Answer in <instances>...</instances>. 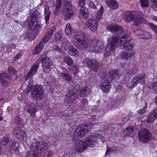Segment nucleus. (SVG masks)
I'll return each instance as SVG.
<instances>
[{
    "label": "nucleus",
    "instance_id": "6",
    "mask_svg": "<svg viewBox=\"0 0 157 157\" xmlns=\"http://www.w3.org/2000/svg\"><path fill=\"white\" fill-rule=\"evenodd\" d=\"M40 16V13L37 10L33 13L30 18L31 21L29 22V25L30 29L36 30L41 28V25L36 21L41 17Z\"/></svg>",
    "mask_w": 157,
    "mask_h": 157
},
{
    "label": "nucleus",
    "instance_id": "60",
    "mask_svg": "<svg viewBox=\"0 0 157 157\" xmlns=\"http://www.w3.org/2000/svg\"><path fill=\"white\" fill-rule=\"evenodd\" d=\"M15 122L17 124H20L21 122V120L18 117H17L15 119Z\"/></svg>",
    "mask_w": 157,
    "mask_h": 157
},
{
    "label": "nucleus",
    "instance_id": "55",
    "mask_svg": "<svg viewBox=\"0 0 157 157\" xmlns=\"http://www.w3.org/2000/svg\"><path fill=\"white\" fill-rule=\"evenodd\" d=\"M11 48L9 45L8 44L7 45L4 49L5 52L8 54H9L10 52H11L12 49Z\"/></svg>",
    "mask_w": 157,
    "mask_h": 157
},
{
    "label": "nucleus",
    "instance_id": "43",
    "mask_svg": "<svg viewBox=\"0 0 157 157\" xmlns=\"http://www.w3.org/2000/svg\"><path fill=\"white\" fill-rule=\"evenodd\" d=\"M137 71L138 70L136 68L133 67L132 68L127 70L126 71V72L129 75H134L137 73Z\"/></svg>",
    "mask_w": 157,
    "mask_h": 157
},
{
    "label": "nucleus",
    "instance_id": "28",
    "mask_svg": "<svg viewBox=\"0 0 157 157\" xmlns=\"http://www.w3.org/2000/svg\"><path fill=\"white\" fill-rule=\"evenodd\" d=\"M65 32L69 36H71L72 35L74 32V30L71 28L70 24L68 23L66 25L65 29Z\"/></svg>",
    "mask_w": 157,
    "mask_h": 157
},
{
    "label": "nucleus",
    "instance_id": "52",
    "mask_svg": "<svg viewBox=\"0 0 157 157\" xmlns=\"http://www.w3.org/2000/svg\"><path fill=\"white\" fill-rule=\"evenodd\" d=\"M62 0H56L55 4L56 8L57 9H60L62 6Z\"/></svg>",
    "mask_w": 157,
    "mask_h": 157
},
{
    "label": "nucleus",
    "instance_id": "57",
    "mask_svg": "<svg viewBox=\"0 0 157 157\" xmlns=\"http://www.w3.org/2000/svg\"><path fill=\"white\" fill-rule=\"evenodd\" d=\"M88 101L86 98H83L82 101V105L83 106H86L88 105Z\"/></svg>",
    "mask_w": 157,
    "mask_h": 157
},
{
    "label": "nucleus",
    "instance_id": "2",
    "mask_svg": "<svg viewBox=\"0 0 157 157\" xmlns=\"http://www.w3.org/2000/svg\"><path fill=\"white\" fill-rule=\"evenodd\" d=\"M101 135L100 134H94L86 138L83 142L82 140H79L78 136L74 135L73 137V142L75 144V150L79 152H81L85 150L87 146H92L98 140H101Z\"/></svg>",
    "mask_w": 157,
    "mask_h": 157
},
{
    "label": "nucleus",
    "instance_id": "49",
    "mask_svg": "<svg viewBox=\"0 0 157 157\" xmlns=\"http://www.w3.org/2000/svg\"><path fill=\"white\" fill-rule=\"evenodd\" d=\"M87 3L91 8L93 9L96 8L95 1H92L91 0H88L87 1Z\"/></svg>",
    "mask_w": 157,
    "mask_h": 157
},
{
    "label": "nucleus",
    "instance_id": "62",
    "mask_svg": "<svg viewBox=\"0 0 157 157\" xmlns=\"http://www.w3.org/2000/svg\"><path fill=\"white\" fill-rule=\"evenodd\" d=\"M59 9H57L56 8L54 12V14L55 16H56L58 15Z\"/></svg>",
    "mask_w": 157,
    "mask_h": 157
},
{
    "label": "nucleus",
    "instance_id": "18",
    "mask_svg": "<svg viewBox=\"0 0 157 157\" xmlns=\"http://www.w3.org/2000/svg\"><path fill=\"white\" fill-rule=\"evenodd\" d=\"M136 13L130 11H126L124 12V19L126 21L131 22L136 17Z\"/></svg>",
    "mask_w": 157,
    "mask_h": 157
},
{
    "label": "nucleus",
    "instance_id": "30",
    "mask_svg": "<svg viewBox=\"0 0 157 157\" xmlns=\"http://www.w3.org/2000/svg\"><path fill=\"white\" fill-rule=\"evenodd\" d=\"M30 107L27 109L28 112L31 115H34L36 111V106L32 103L30 104Z\"/></svg>",
    "mask_w": 157,
    "mask_h": 157
},
{
    "label": "nucleus",
    "instance_id": "27",
    "mask_svg": "<svg viewBox=\"0 0 157 157\" xmlns=\"http://www.w3.org/2000/svg\"><path fill=\"white\" fill-rule=\"evenodd\" d=\"M33 29H31L30 32H29L28 34L27 33H24L21 35L20 36V39L21 40H23L26 39L27 37H32L33 39L34 38V35L33 33H31L32 30Z\"/></svg>",
    "mask_w": 157,
    "mask_h": 157
},
{
    "label": "nucleus",
    "instance_id": "5",
    "mask_svg": "<svg viewBox=\"0 0 157 157\" xmlns=\"http://www.w3.org/2000/svg\"><path fill=\"white\" fill-rule=\"evenodd\" d=\"M75 10L74 6L70 1H67L60 10V13L64 17V19L67 20L75 14Z\"/></svg>",
    "mask_w": 157,
    "mask_h": 157
},
{
    "label": "nucleus",
    "instance_id": "38",
    "mask_svg": "<svg viewBox=\"0 0 157 157\" xmlns=\"http://www.w3.org/2000/svg\"><path fill=\"white\" fill-rule=\"evenodd\" d=\"M109 75L110 78L112 79L117 77L118 76V71L116 69L110 70L109 72Z\"/></svg>",
    "mask_w": 157,
    "mask_h": 157
},
{
    "label": "nucleus",
    "instance_id": "14",
    "mask_svg": "<svg viewBox=\"0 0 157 157\" xmlns=\"http://www.w3.org/2000/svg\"><path fill=\"white\" fill-rule=\"evenodd\" d=\"M90 126H88L87 124L84 125L82 128L78 126L76 130L77 132V134L80 137H82L85 135V134L90 128Z\"/></svg>",
    "mask_w": 157,
    "mask_h": 157
},
{
    "label": "nucleus",
    "instance_id": "51",
    "mask_svg": "<svg viewBox=\"0 0 157 157\" xmlns=\"http://www.w3.org/2000/svg\"><path fill=\"white\" fill-rule=\"evenodd\" d=\"M151 7L155 10H157V0H151Z\"/></svg>",
    "mask_w": 157,
    "mask_h": 157
},
{
    "label": "nucleus",
    "instance_id": "40",
    "mask_svg": "<svg viewBox=\"0 0 157 157\" xmlns=\"http://www.w3.org/2000/svg\"><path fill=\"white\" fill-rule=\"evenodd\" d=\"M147 75L144 74L143 75H139L137 77L138 78V80L139 82L141 84H144L145 81L147 77Z\"/></svg>",
    "mask_w": 157,
    "mask_h": 157
},
{
    "label": "nucleus",
    "instance_id": "8",
    "mask_svg": "<svg viewBox=\"0 0 157 157\" xmlns=\"http://www.w3.org/2000/svg\"><path fill=\"white\" fill-rule=\"evenodd\" d=\"M151 133L146 128H142L139 131V139L141 142L147 143L151 139Z\"/></svg>",
    "mask_w": 157,
    "mask_h": 157
},
{
    "label": "nucleus",
    "instance_id": "11",
    "mask_svg": "<svg viewBox=\"0 0 157 157\" xmlns=\"http://www.w3.org/2000/svg\"><path fill=\"white\" fill-rule=\"evenodd\" d=\"M87 65L90 71L98 72L99 70L100 63L95 59H90L87 61Z\"/></svg>",
    "mask_w": 157,
    "mask_h": 157
},
{
    "label": "nucleus",
    "instance_id": "12",
    "mask_svg": "<svg viewBox=\"0 0 157 157\" xmlns=\"http://www.w3.org/2000/svg\"><path fill=\"white\" fill-rule=\"evenodd\" d=\"M13 134L18 139L25 141L27 139L26 134L25 131L19 126L16 127L13 129Z\"/></svg>",
    "mask_w": 157,
    "mask_h": 157
},
{
    "label": "nucleus",
    "instance_id": "15",
    "mask_svg": "<svg viewBox=\"0 0 157 157\" xmlns=\"http://www.w3.org/2000/svg\"><path fill=\"white\" fill-rule=\"evenodd\" d=\"M98 22V21L92 19H89L86 22V25L87 27H90V29L93 32L95 31L97 29Z\"/></svg>",
    "mask_w": 157,
    "mask_h": 157
},
{
    "label": "nucleus",
    "instance_id": "37",
    "mask_svg": "<svg viewBox=\"0 0 157 157\" xmlns=\"http://www.w3.org/2000/svg\"><path fill=\"white\" fill-rule=\"evenodd\" d=\"M97 42V40L95 39H93L89 41L88 48H91L92 49L94 50L96 46V44Z\"/></svg>",
    "mask_w": 157,
    "mask_h": 157
},
{
    "label": "nucleus",
    "instance_id": "22",
    "mask_svg": "<svg viewBox=\"0 0 157 157\" xmlns=\"http://www.w3.org/2000/svg\"><path fill=\"white\" fill-rule=\"evenodd\" d=\"M135 53L134 52H123L121 54V57L122 59H129L131 57L134 55Z\"/></svg>",
    "mask_w": 157,
    "mask_h": 157
},
{
    "label": "nucleus",
    "instance_id": "1",
    "mask_svg": "<svg viewBox=\"0 0 157 157\" xmlns=\"http://www.w3.org/2000/svg\"><path fill=\"white\" fill-rule=\"evenodd\" d=\"M107 29L113 33L110 43L107 44L105 48L109 54L111 51H114L117 47L120 46V44L127 43L129 36L127 33L128 30H124L122 27L119 25H109L107 27Z\"/></svg>",
    "mask_w": 157,
    "mask_h": 157
},
{
    "label": "nucleus",
    "instance_id": "41",
    "mask_svg": "<svg viewBox=\"0 0 157 157\" xmlns=\"http://www.w3.org/2000/svg\"><path fill=\"white\" fill-rule=\"evenodd\" d=\"M9 141V138L7 136H5L0 140V144L3 146L6 145Z\"/></svg>",
    "mask_w": 157,
    "mask_h": 157
},
{
    "label": "nucleus",
    "instance_id": "7",
    "mask_svg": "<svg viewBox=\"0 0 157 157\" xmlns=\"http://www.w3.org/2000/svg\"><path fill=\"white\" fill-rule=\"evenodd\" d=\"M43 86L38 85H33L32 87L33 97L37 100L42 99L44 96Z\"/></svg>",
    "mask_w": 157,
    "mask_h": 157
},
{
    "label": "nucleus",
    "instance_id": "44",
    "mask_svg": "<svg viewBox=\"0 0 157 157\" xmlns=\"http://www.w3.org/2000/svg\"><path fill=\"white\" fill-rule=\"evenodd\" d=\"M8 72L10 74L12 75H16L17 74V71L14 67L12 66H9L7 69Z\"/></svg>",
    "mask_w": 157,
    "mask_h": 157
},
{
    "label": "nucleus",
    "instance_id": "23",
    "mask_svg": "<svg viewBox=\"0 0 157 157\" xmlns=\"http://www.w3.org/2000/svg\"><path fill=\"white\" fill-rule=\"evenodd\" d=\"M106 4L110 8L113 9H116L118 6L117 2L115 0H110L109 1H107Z\"/></svg>",
    "mask_w": 157,
    "mask_h": 157
},
{
    "label": "nucleus",
    "instance_id": "39",
    "mask_svg": "<svg viewBox=\"0 0 157 157\" xmlns=\"http://www.w3.org/2000/svg\"><path fill=\"white\" fill-rule=\"evenodd\" d=\"M63 61L65 63L70 66H71L72 63H73L72 59L67 56H66L63 58Z\"/></svg>",
    "mask_w": 157,
    "mask_h": 157
},
{
    "label": "nucleus",
    "instance_id": "63",
    "mask_svg": "<svg viewBox=\"0 0 157 157\" xmlns=\"http://www.w3.org/2000/svg\"><path fill=\"white\" fill-rule=\"evenodd\" d=\"M21 56L20 54H17L15 57L14 59V60L15 61H16L17 59H18Z\"/></svg>",
    "mask_w": 157,
    "mask_h": 157
},
{
    "label": "nucleus",
    "instance_id": "10",
    "mask_svg": "<svg viewBox=\"0 0 157 157\" xmlns=\"http://www.w3.org/2000/svg\"><path fill=\"white\" fill-rule=\"evenodd\" d=\"M41 59L43 71L46 73H48L50 71L51 66L52 64L51 61L49 58L47 57L46 54L41 56Z\"/></svg>",
    "mask_w": 157,
    "mask_h": 157
},
{
    "label": "nucleus",
    "instance_id": "47",
    "mask_svg": "<svg viewBox=\"0 0 157 157\" xmlns=\"http://www.w3.org/2000/svg\"><path fill=\"white\" fill-rule=\"evenodd\" d=\"M87 12L88 10L86 8L82 7H81L80 12L85 17H88Z\"/></svg>",
    "mask_w": 157,
    "mask_h": 157
},
{
    "label": "nucleus",
    "instance_id": "17",
    "mask_svg": "<svg viewBox=\"0 0 157 157\" xmlns=\"http://www.w3.org/2000/svg\"><path fill=\"white\" fill-rule=\"evenodd\" d=\"M55 29V27L53 26L48 29L43 38L44 43L47 42L51 38Z\"/></svg>",
    "mask_w": 157,
    "mask_h": 157
},
{
    "label": "nucleus",
    "instance_id": "64",
    "mask_svg": "<svg viewBox=\"0 0 157 157\" xmlns=\"http://www.w3.org/2000/svg\"><path fill=\"white\" fill-rule=\"evenodd\" d=\"M52 154L53 151H49L47 154V157H51L52 155Z\"/></svg>",
    "mask_w": 157,
    "mask_h": 157
},
{
    "label": "nucleus",
    "instance_id": "34",
    "mask_svg": "<svg viewBox=\"0 0 157 157\" xmlns=\"http://www.w3.org/2000/svg\"><path fill=\"white\" fill-rule=\"evenodd\" d=\"M127 40L128 42H127V43L124 44L125 45L122 46V48L125 49L127 51H130L132 49L134 45L132 44H129L130 42V40L128 39V37ZM122 45H123V44Z\"/></svg>",
    "mask_w": 157,
    "mask_h": 157
},
{
    "label": "nucleus",
    "instance_id": "54",
    "mask_svg": "<svg viewBox=\"0 0 157 157\" xmlns=\"http://www.w3.org/2000/svg\"><path fill=\"white\" fill-rule=\"evenodd\" d=\"M19 146V144L18 143L16 142L13 143L11 145V148L13 150H16Z\"/></svg>",
    "mask_w": 157,
    "mask_h": 157
},
{
    "label": "nucleus",
    "instance_id": "45",
    "mask_svg": "<svg viewBox=\"0 0 157 157\" xmlns=\"http://www.w3.org/2000/svg\"><path fill=\"white\" fill-rule=\"evenodd\" d=\"M140 2L142 7H147L149 5V0H140Z\"/></svg>",
    "mask_w": 157,
    "mask_h": 157
},
{
    "label": "nucleus",
    "instance_id": "24",
    "mask_svg": "<svg viewBox=\"0 0 157 157\" xmlns=\"http://www.w3.org/2000/svg\"><path fill=\"white\" fill-rule=\"evenodd\" d=\"M58 40L59 41H61L62 44L61 47L62 48H63V50H65L66 49V47L69 44V42L67 39L65 37L59 36Z\"/></svg>",
    "mask_w": 157,
    "mask_h": 157
},
{
    "label": "nucleus",
    "instance_id": "61",
    "mask_svg": "<svg viewBox=\"0 0 157 157\" xmlns=\"http://www.w3.org/2000/svg\"><path fill=\"white\" fill-rule=\"evenodd\" d=\"M119 93L120 94H124L125 93V89L124 88H122L118 90Z\"/></svg>",
    "mask_w": 157,
    "mask_h": 157
},
{
    "label": "nucleus",
    "instance_id": "36",
    "mask_svg": "<svg viewBox=\"0 0 157 157\" xmlns=\"http://www.w3.org/2000/svg\"><path fill=\"white\" fill-rule=\"evenodd\" d=\"M90 88L86 87L83 88L80 91V95L81 97H85L87 95H88L90 94Z\"/></svg>",
    "mask_w": 157,
    "mask_h": 157
},
{
    "label": "nucleus",
    "instance_id": "3",
    "mask_svg": "<svg viewBox=\"0 0 157 157\" xmlns=\"http://www.w3.org/2000/svg\"><path fill=\"white\" fill-rule=\"evenodd\" d=\"M48 144L45 143L33 141L30 146L27 157H43L47 152Z\"/></svg>",
    "mask_w": 157,
    "mask_h": 157
},
{
    "label": "nucleus",
    "instance_id": "21",
    "mask_svg": "<svg viewBox=\"0 0 157 157\" xmlns=\"http://www.w3.org/2000/svg\"><path fill=\"white\" fill-rule=\"evenodd\" d=\"M51 14V13L49 10V7L48 6H44V16L46 24L49 23Z\"/></svg>",
    "mask_w": 157,
    "mask_h": 157
},
{
    "label": "nucleus",
    "instance_id": "13",
    "mask_svg": "<svg viewBox=\"0 0 157 157\" xmlns=\"http://www.w3.org/2000/svg\"><path fill=\"white\" fill-rule=\"evenodd\" d=\"M4 79H9L10 81L12 80V77L8 75L6 73H1L0 74V83L3 86H7L9 85L10 82L6 81Z\"/></svg>",
    "mask_w": 157,
    "mask_h": 157
},
{
    "label": "nucleus",
    "instance_id": "53",
    "mask_svg": "<svg viewBox=\"0 0 157 157\" xmlns=\"http://www.w3.org/2000/svg\"><path fill=\"white\" fill-rule=\"evenodd\" d=\"M98 75L101 78H103V79L107 78H106V73L105 70L100 71L98 73Z\"/></svg>",
    "mask_w": 157,
    "mask_h": 157
},
{
    "label": "nucleus",
    "instance_id": "59",
    "mask_svg": "<svg viewBox=\"0 0 157 157\" xmlns=\"http://www.w3.org/2000/svg\"><path fill=\"white\" fill-rule=\"evenodd\" d=\"M113 151L112 148L110 149L109 148L107 147L106 149V152L105 153V155H108L110 154L111 152Z\"/></svg>",
    "mask_w": 157,
    "mask_h": 157
},
{
    "label": "nucleus",
    "instance_id": "19",
    "mask_svg": "<svg viewBox=\"0 0 157 157\" xmlns=\"http://www.w3.org/2000/svg\"><path fill=\"white\" fill-rule=\"evenodd\" d=\"M100 87L104 92H108L111 87L109 81L107 78L103 79L102 80V84Z\"/></svg>",
    "mask_w": 157,
    "mask_h": 157
},
{
    "label": "nucleus",
    "instance_id": "58",
    "mask_svg": "<svg viewBox=\"0 0 157 157\" xmlns=\"http://www.w3.org/2000/svg\"><path fill=\"white\" fill-rule=\"evenodd\" d=\"M86 3L85 0H79V5L81 7L84 6Z\"/></svg>",
    "mask_w": 157,
    "mask_h": 157
},
{
    "label": "nucleus",
    "instance_id": "25",
    "mask_svg": "<svg viewBox=\"0 0 157 157\" xmlns=\"http://www.w3.org/2000/svg\"><path fill=\"white\" fill-rule=\"evenodd\" d=\"M60 77L63 80L68 81L71 80L72 78V76L71 74L65 72L61 73Z\"/></svg>",
    "mask_w": 157,
    "mask_h": 157
},
{
    "label": "nucleus",
    "instance_id": "20",
    "mask_svg": "<svg viewBox=\"0 0 157 157\" xmlns=\"http://www.w3.org/2000/svg\"><path fill=\"white\" fill-rule=\"evenodd\" d=\"M156 117H157V108H155L149 114L147 122L148 123L152 122Z\"/></svg>",
    "mask_w": 157,
    "mask_h": 157
},
{
    "label": "nucleus",
    "instance_id": "9",
    "mask_svg": "<svg viewBox=\"0 0 157 157\" xmlns=\"http://www.w3.org/2000/svg\"><path fill=\"white\" fill-rule=\"evenodd\" d=\"M78 98V90L75 88L69 89L65 98V102L67 103L74 102Z\"/></svg>",
    "mask_w": 157,
    "mask_h": 157
},
{
    "label": "nucleus",
    "instance_id": "33",
    "mask_svg": "<svg viewBox=\"0 0 157 157\" xmlns=\"http://www.w3.org/2000/svg\"><path fill=\"white\" fill-rule=\"evenodd\" d=\"M133 20L134 21L133 25L136 26H138L141 24L143 20V17H138L136 15V17Z\"/></svg>",
    "mask_w": 157,
    "mask_h": 157
},
{
    "label": "nucleus",
    "instance_id": "26",
    "mask_svg": "<svg viewBox=\"0 0 157 157\" xmlns=\"http://www.w3.org/2000/svg\"><path fill=\"white\" fill-rule=\"evenodd\" d=\"M96 44H96L94 49V50H95L96 52H99L100 50L104 48V43L102 41L97 40V42Z\"/></svg>",
    "mask_w": 157,
    "mask_h": 157
},
{
    "label": "nucleus",
    "instance_id": "35",
    "mask_svg": "<svg viewBox=\"0 0 157 157\" xmlns=\"http://www.w3.org/2000/svg\"><path fill=\"white\" fill-rule=\"evenodd\" d=\"M104 8L103 6H101L99 10L98 11L96 16V21H99L101 18L102 14L103 13Z\"/></svg>",
    "mask_w": 157,
    "mask_h": 157
},
{
    "label": "nucleus",
    "instance_id": "29",
    "mask_svg": "<svg viewBox=\"0 0 157 157\" xmlns=\"http://www.w3.org/2000/svg\"><path fill=\"white\" fill-rule=\"evenodd\" d=\"M139 82L138 78L137 76H135L131 83L127 84V86L129 88H133L137 85Z\"/></svg>",
    "mask_w": 157,
    "mask_h": 157
},
{
    "label": "nucleus",
    "instance_id": "56",
    "mask_svg": "<svg viewBox=\"0 0 157 157\" xmlns=\"http://www.w3.org/2000/svg\"><path fill=\"white\" fill-rule=\"evenodd\" d=\"M52 49L54 51H56L58 52H60L61 51V48L59 47L57 45H55L53 47Z\"/></svg>",
    "mask_w": 157,
    "mask_h": 157
},
{
    "label": "nucleus",
    "instance_id": "50",
    "mask_svg": "<svg viewBox=\"0 0 157 157\" xmlns=\"http://www.w3.org/2000/svg\"><path fill=\"white\" fill-rule=\"evenodd\" d=\"M145 106H144V108L137 111L138 113L140 114H142L144 113L146 111V109L147 107V103L146 102V101H145Z\"/></svg>",
    "mask_w": 157,
    "mask_h": 157
},
{
    "label": "nucleus",
    "instance_id": "4",
    "mask_svg": "<svg viewBox=\"0 0 157 157\" xmlns=\"http://www.w3.org/2000/svg\"><path fill=\"white\" fill-rule=\"evenodd\" d=\"M87 36L86 33L82 32H78L74 37L73 44L78 49L82 50L88 48Z\"/></svg>",
    "mask_w": 157,
    "mask_h": 157
},
{
    "label": "nucleus",
    "instance_id": "31",
    "mask_svg": "<svg viewBox=\"0 0 157 157\" xmlns=\"http://www.w3.org/2000/svg\"><path fill=\"white\" fill-rule=\"evenodd\" d=\"M137 35H142L144 36L142 38L144 39H150L151 37V36L148 33L145 32L143 31H140L137 34Z\"/></svg>",
    "mask_w": 157,
    "mask_h": 157
},
{
    "label": "nucleus",
    "instance_id": "32",
    "mask_svg": "<svg viewBox=\"0 0 157 157\" xmlns=\"http://www.w3.org/2000/svg\"><path fill=\"white\" fill-rule=\"evenodd\" d=\"M133 128L131 126L126 128L124 131L123 133L124 135L127 136H130L133 133Z\"/></svg>",
    "mask_w": 157,
    "mask_h": 157
},
{
    "label": "nucleus",
    "instance_id": "16",
    "mask_svg": "<svg viewBox=\"0 0 157 157\" xmlns=\"http://www.w3.org/2000/svg\"><path fill=\"white\" fill-rule=\"evenodd\" d=\"M39 66V65L38 63L35 64L33 65L29 71L28 73L24 77L26 80H27L28 78H31L33 75L36 74Z\"/></svg>",
    "mask_w": 157,
    "mask_h": 157
},
{
    "label": "nucleus",
    "instance_id": "48",
    "mask_svg": "<svg viewBox=\"0 0 157 157\" xmlns=\"http://www.w3.org/2000/svg\"><path fill=\"white\" fill-rule=\"evenodd\" d=\"M69 53L71 55L75 56L78 54V51L75 48H73L69 51Z\"/></svg>",
    "mask_w": 157,
    "mask_h": 157
},
{
    "label": "nucleus",
    "instance_id": "46",
    "mask_svg": "<svg viewBox=\"0 0 157 157\" xmlns=\"http://www.w3.org/2000/svg\"><path fill=\"white\" fill-rule=\"evenodd\" d=\"M148 24L150 28L157 35V25L151 23H148Z\"/></svg>",
    "mask_w": 157,
    "mask_h": 157
},
{
    "label": "nucleus",
    "instance_id": "42",
    "mask_svg": "<svg viewBox=\"0 0 157 157\" xmlns=\"http://www.w3.org/2000/svg\"><path fill=\"white\" fill-rule=\"evenodd\" d=\"M43 44L42 42H40V44L35 48V54H37L39 53L43 49Z\"/></svg>",
    "mask_w": 157,
    "mask_h": 157
}]
</instances>
